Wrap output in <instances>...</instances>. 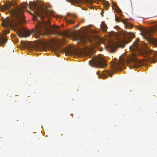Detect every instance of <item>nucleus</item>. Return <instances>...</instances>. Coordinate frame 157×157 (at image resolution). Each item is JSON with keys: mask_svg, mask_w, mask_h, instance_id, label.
<instances>
[{"mask_svg": "<svg viewBox=\"0 0 157 157\" xmlns=\"http://www.w3.org/2000/svg\"><path fill=\"white\" fill-rule=\"evenodd\" d=\"M26 8L25 5L20 7H16L12 9L10 11L12 16L11 21L8 17L2 21V25L4 27H10L16 31L20 37H26L29 36L31 34L30 31L21 25L25 22L23 10Z\"/></svg>", "mask_w": 157, "mask_h": 157, "instance_id": "f257e3e1", "label": "nucleus"}, {"mask_svg": "<svg viewBox=\"0 0 157 157\" xmlns=\"http://www.w3.org/2000/svg\"><path fill=\"white\" fill-rule=\"evenodd\" d=\"M32 8L35 15L40 17L42 20L41 21L38 20V25H36V29L34 32L36 37H38L40 35L51 32L58 28V26L50 25L48 20L46 21L43 20L44 18L48 17L52 14V12L47 8L42 6L38 5L36 3L32 4Z\"/></svg>", "mask_w": 157, "mask_h": 157, "instance_id": "f03ea898", "label": "nucleus"}, {"mask_svg": "<svg viewBox=\"0 0 157 157\" xmlns=\"http://www.w3.org/2000/svg\"><path fill=\"white\" fill-rule=\"evenodd\" d=\"M112 67L116 71L122 69L125 63L129 65L130 68L133 67L136 68L141 67L143 65L142 62L138 59L134 52L131 54L129 56L122 55L120 56L118 61H112Z\"/></svg>", "mask_w": 157, "mask_h": 157, "instance_id": "7ed1b4c3", "label": "nucleus"}, {"mask_svg": "<svg viewBox=\"0 0 157 157\" xmlns=\"http://www.w3.org/2000/svg\"><path fill=\"white\" fill-rule=\"evenodd\" d=\"M139 41V39H137L132 46L129 47V49L130 51L133 52L137 51L144 56H146V53L147 54L150 53L148 52L149 49L147 48V46L146 43L143 42L140 43Z\"/></svg>", "mask_w": 157, "mask_h": 157, "instance_id": "20e7f679", "label": "nucleus"}, {"mask_svg": "<svg viewBox=\"0 0 157 157\" xmlns=\"http://www.w3.org/2000/svg\"><path fill=\"white\" fill-rule=\"evenodd\" d=\"M142 36L148 41H152L153 45L157 47V39H151V35L153 32L157 31V23L154 22L153 27L150 29L141 28L140 29Z\"/></svg>", "mask_w": 157, "mask_h": 157, "instance_id": "39448f33", "label": "nucleus"}, {"mask_svg": "<svg viewBox=\"0 0 157 157\" xmlns=\"http://www.w3.org/2000/svg\"><path fill=\"white\" fill-rule=\"evenodd\" d=\"M89 63L92 66L98 68H105L106 66L105 59L100 56L92 58Z\"/></svg>", "mask_w": 157, "mask_h": 157, "instance_id": "423d86ee", "label": "nucleus"}, {"mask_svg": "<svg viewBox=\"0 0 157 157\" xmlns=\"http://www.w3.org/2000/svg\"><path fill=\"white\" fill-rule=\"evenodd\" d=\"M128 43V42L126 41L123 39H120L118 40L117 44L114 42H110L108 44V46L111 52H114L116 51V46L123 48L124 47L125 44Z\"/></svg>", "mask_w": 157, "mask_h": 157, "instance_id": "0eeeda50", "label": "nucleus"}, {"mask_svg": "<svg viewBox=\"0 0 157 157\" xmlns=\"http://www.w3.org/2000/svg\"><path fill=\"white\" fill-rule=\"evenodd\" d=\"M68 2H70L72 4L76 6V5L79 6V4L83 2H86L87 4L90 5L94 2V0H66Z\"/></svg>", "mask_w": 157, "mask_h": 157, "instance_id": "6e6552de", "label": "nucleus"}, {"mask_svg": "<svg viewBox=\"0 0 157 157\" xmlns=\"http://www.w3.org/2000/svg\"><path fill=\"white\" fill-rule=\"evenodd\" d=\"M75 40L81 42L83 43L85 42L86 39L88 37L85 34L82 35H79L77 36H74Z\"/></svg>", "mask_w": 157, "mask_h": 157, "instance_id": "1a4fd4ad", "label": "nucleus"}, {"mask_svg": "<svg viewBox=\"0 0 157 157\" xmlns=\"http://www.w3.org/2000/svg\"><path fill=\"white\" fill-rule=\"evenodd\" d=\"M97 74L99 78H102L103 79L105 78L107 75H110V74L109 71H105L103 72L100 74L99 72H97Z\"/></svg>", "mask_w": 157, "mask_h": 157, "instance_id": "9d476101", "label": "nucleus"}, {"mask_svg": "<svg viewBox=\"0 0 157 157\" xmlns=\"http://www.w3.org/2000/svg\"><path fill=\"white\" fill-rule=\"evenodd\" d=\"M115 20L117 22L121 21L124 24V26L126 28H131V25L130 24L128 23L125 21H121L120 18L119 17H115Z\"/></svg>", "mask_w": 157, "mask_h": 157, "instance_id": "9b49d317", "label": "nucleus"}, {"mask_svg": "<svg viewBox=\"0 0 157 157\" xmlns=\"http://www.w3.org/2000/svg\"><path fill=\"white\" fill-rule=\"evenodd\" d=\"M67 15L68 17H70V19L69 20H67V23L71 24H74L75 23V21L71 19V18L72 17H76L75 16L72 15L69 13H67Z\"/></svg>", "mask_w": 157, "mask_h": 157, "instance_id": "f8f14e48", "label": "nucleus"}, {"mask_svg": "<svg viewBox=\"0 0 157 157\" xmlns=\"http://www.w3.org/2000/svg\"><path fill=\"white\" fill-rule=\"evenodd\" d=\"M7 38L4 36H1L0 37V44L1 45L3 46L4 44H6L7 42Z\"/></svg>", "mask_w": 157, "mask_h": 157, "instance_id": "ddd939ff", "label": "nucleus"}, {"mask_svg": "<svg viewBox=\"0 0 157 157\" xmlns=\"http://www.w3.org/2000/svg\"><path fill=\"white\" fill-rule=\"evenodd\" d=\"M107 27L106 25L104 22H102L101 25V30L103 32H105L107 30Z\"/></svg>", "mask_w": 157, "mask_h": 157, "instance_id": "4468645a", "label": "nucleus"}, {"mask_svg": "<svg viewBox=\"0 0 157 157\" xmlns=\"http://www.w3.org/2000/svg\"><path fill=\"white\" fill-rule=\"evenodd\" d=\"M10 6L9 5H5L4 6H2V8L4 10L7 9H9L10 8Z\"/></svg>", "mask_w": 157, "mask_h": 157, "instance_id": "2eb2a0df", "label": "nucleus"}, {"mask_svg": "<svg viewBox=\"0 0 157 157\" xmlns=\"http://www.w3.org/2000/svg\"><path fill=\"white\" fill-rule=\"evenodd\" d=\"M128 35L130 36L131 37H134V34L132 32H129L127 33Z\"/></svg>", "mask_w": 157, "mask_h": 157, "instance_id": "dca6fc26", "label": "nucleus"}, {"mask_svg": "<svg viewBox=\"0 0 157 157\" xmlns=\"http://www.w3.org/2000/svg\"><path fill=\"white\" fill-rule=\"evenodd\" d=\"M104 5L106 7H108L109 6V2L107 1H105L103 2Z\"/></svg>", "mask_w": 157, "mask_h": 157, "instance_id": "f3484780", "label": "nucleus"}, {"mask_svg": "<svg viewBox=\"0 0 157 157\" xmlns=\"http://www.w3.org/2000/svg\"><path fill=\"white\" fill-rule=\"evenodd\" d=\"M53 51L54 52H59L60 50H59V48L58 46H56L53 48Z\"/></svg>", "mask_w": 157, "mask_h": 157, "instance_id": "a211bd4d", "label": "nucleus"}, {"mask_svg": "<svg viewBox=\"0 0 157 157\" xmlns=\"http://www.w3.org/2000/svg\"><path fill=\"white\" fill-rule=\"evenodd\" d=\"M63 35L66 37H68L70 36V34L68 32H66L63 33Z\"/></svg>", "mask_w": 157, "mask_h": 157, "instance_id": "6ab92c4d", "label": "nucleus"}, {"mask_svg": "<svg viewBox=\"0 0 157 157\" xmlns=\"http://www.w3.org/2000/svg\"><path fill=\"white\" fill-rule=\"evenodd\" d=\"M149 61L150 62L154 63H155V61L154 59L149 58Z\"/></svg>", "mask_w": 157, "mask_h": 157, "instance_id": "aec40b11", "label": "nucleus"}, {"mask_svg": "<svg viewBox=\"0 0 157 157\" xmlns=\"http://www.w3.org/2000/svg\"><path fill=\"white\" fill-rule=\"evenodd\" d=\"M115 28H116V29H118L119 28H120V27L119 26H116L115 27Z\"/></svg>", "mask_w": 157, "mask_h": 157, "instance_id": "412c9836", "label": "nucleus"}, {"mask_svg": "<svg viewBox=\"0 0 157 157\" xmlns=\"http://www.w3.org/2000/svg\"><path fill=\"white\" fill-rule=\"evenodd\" d=\"M78 26H79L78 25H76L75 26V28H77L78 27Z\"/></svg>", "mask_w": 157, "mask_h": 157, "instance_id": "4be33fe9", "label": "nucleus"}, {"mask_svg": "<svg viewBox=\"0 0 157 157\" xmlns=\"http://www.w3.org/2000/svg\"><path fill=\"white\" fill-rule=\"evenodd\" d=\"M120 11H121V10H120V9H119V11H118V12H120Z\"/></svg>", "mask_w": 157, "mask_h": 157, "instance_id": "5701e85b", "label": "nucleus"}]
</instances>
